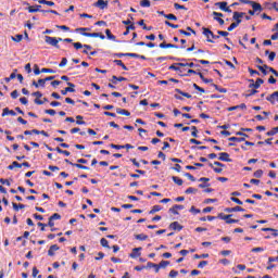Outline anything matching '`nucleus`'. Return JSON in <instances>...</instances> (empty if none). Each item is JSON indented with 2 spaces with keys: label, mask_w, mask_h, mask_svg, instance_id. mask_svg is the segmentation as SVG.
<instances>
[{
  "label": "nucleus",
  "mask_w": 278,
  "mask_h": 278,
  "mask_svg": "<svg viewBox=\"0 0 278 278\" xmlns=\"http://www.w3.org/2000/svg\"><path fill=\"white\" fill-rule=\"evenodd\" d=\"M76 31H84L81 33V36H85L86 38H100V40H105V35H103V33H86L91 31L90 27L76 28Z\"/></svg>",
  "instance_id": "nucleus-1"
},
{
  "label": "nucleus",
  "mask_w": 278,
  "mask_h": 278,
  "mask_svg": "<svg viewBox=\"0 0 278 278\" xmlns=\"http://www.w3.org/2000/svg\"><path fill=\"white\" fill-rule=\"evenodd\" d=\"M45 42H46V45H50V47H54L55 49H60V42H62V38L46 36L45 37Z\"/></svg>",
  "instance_id": "nucleus-2"
},
{
  "label": "nucleus",
  "mask_w": 278,
  "mask_h": 278,
  "mask_svg": "<svg viewBox=\"0 0 278 278\" xmlns=\"http://www.w3.org/2000/svg\"><path fill=\"white\" fill-rule=\"evenodd\" d=\"M236 136L242 137H230L228 138L229 142H247V138H249V135L244 134L243 131H237Z\"/></svg>",
  "instance_id": "nucleus-3"
},
{
  "label": "nucleus",
  "mask_w": 278,
  "mask_h": 278,
  "mask_svg": "<svg viewBox=\"0 0 278 278\" xmlns=\"http://www.w3.org/2000/svg\"><path fill=\"white\" fill-rule=\"evenodd\" d=\"M266 101L271 103V105L278 103V91H274L271 94L267 96Z\"/></svg>",
  "instance_id": "nucleus-4"
},
{
  "label": "nucleus",
  "mask_w": 278,
  "mask_h": 278,
  "mask_svg": "<svg viewBox=\"0 0 278 278\" xmlns=\"http://www.w3.org/2000/svg\"><path fill=\"white\" fill-rule=\"evenodd\" d=\"M65 163L70 164V166H74L75 168H80L81 170H90V167L81 165L79 163H73L68 159H65Z\"/></svg>",
  "instance_id": "nucleus-5"
},
{
  "label": "nucleus",
  "mask_w": 278,
  "mask_h": 278,
  "mask_svg": "<svg viewBox=\"0 0 278 278\" xmlns=\"http://www.w3.org/2000/svg\"><path fill=\"white\" fill-rule=\"evenodd\" d=\"M213 16L214 21H216L219 25H225V20H223L225 15L223 13L214 11Z\"/></svg>",
  "instance_id": "nucleus-6"
},
{
  "label": "nucleus",
  "mask_w": 278,
  "mask_h": 278,
  "mask_svg": "<svg viewBox=\"0 0 278 278\" xmlns=\"http://www.w3.org/2000/svg\"><path fill=\"white\" fill-rule=\"evenodd\" d=\"M177 210H185V206L181 204H175L173 207L168 210L170 214H174L175 216H179V211Z\"/></svg>",
  "instance_id": "nucleus-7"
},
{
  "label": "nucleus",
  "mask_w": 278,
  "mask_h": 278,
  "mask_svg": "<svg viewBox=\"0 0 278 278\" xmlns=\"http://www.w3.org/2000/svg\"><path fill=\"white\" fill-rule=\"evenodd\" d=\"M109 5V2L105 0H98L97 2L93 3L94 8H99L100 10H106Z\"/></svg>",
  "instance_id": "nucleus-8"
},
{
  "label": "nucleus",
  "mask_w": 278,
  "mask_h": 278,
  "mask_svg": "<svg viewBox=\"0 0 278 278\" xmlns=\"http://www.w3.org/2000/svg\"><path fill=\"white\" fill-rule=\"evenodd\" d=\"M67 86L65 89L61 90V94L65 97V94H68V92H75V84L67 83Z\"/></svg>",
  "instance_id": "nucleus-9"
},
{
  "label": "nucleus",
  "mask_w": 278,
  "mask_h": 278,
  "mask_svg": "<svg viewBox=\"0 0 278 278\" xmlns=\"http://www.w3.org/2000/svg\"><path fill=\"white\" fill-rule=\"evenodd\" d=\"M141 250L142 248H134L132 252L129 254V257H131V260L140 257L142 255V253H140Z\"/></svg>",
  "instance_id": "nucleus-10"
},
{
  "label": "nucleus",
  "mask_w": 278,
  "mask_h": 278,
  "mask_svg": "<svg viewBox=\"0 0 278 278\" xmlns=\"http://www.w3.org/2000/svg\"><path fill=\"white\" fill-rule=\"evenodd\" d=\"M202 29H203V36H205L207 38L206 41L214 43V40H212L210 38V36L211 37L214 36V33L210 28H206V27H203Z\"/></svg>",
  "instance_id": "nucleus-11"
},
{
  "label": "nucleus",
  "mask_w": 278,
  "mask_h": 278,
  "mask_svg": "<svg viewBox=\"0 0 278 278\" xmlns=\"http://www.w3.org/2000/svg\"><path fill=\"white\" fill-rule=\"evenodd\" d=\"M227 214H231L232 212H245V210L241 206H235V207H226L224 210Z\"/></svg>",
  "instance_id": "nucleus-12"
},
{
  "label": "nucleus",
  "mask_w": 278,
  "mask_h": 278,
  "mask_svg": "<svg viewBox=\"0 0 278 278\" xmlns=\"http://www.w3.org/2000/svg\"><path fill=\"white\" fill-rule=\"evenodd\" d=\"M169 229H173V231H181V229H184V226H181L179 222H173L169 225Z\"/></svg>",
  "instance_id": "nucleus-13"
},
{
  "label": "nucleus",
  "mask_w": 278,
  "mask_h": 278,
  "mask_svg": "<svg viewBox=\"0 0 278 278\" xmlns=\"http://www.w3.org/2000/svg\"><path fill=\"white\" fill-rule=\"evenodd\" d=\"M218 36H223L226 40V42H228V45H233V42H231V39L227 36H229V31H225V30H218L217 31Z\"/></svg>",
  "instance_id": "nucleus-14"
},
{
  "label": "nucleus",
  "mask_w": 278,
  "mask_h": 278,
  "mask_svg": "<svg viewBox=\"0 0 278 278\" xmlns=\"http://www.w3.org/2000/svg\"><path fill=\"white\" fill-rule=\"evenodd\" d=\"M218 160L220 162H232L231 159L229 157V153L227 152H220Z\"/></svg>",
  "instance_id": "nucleus-15"
},
{
  "label": "nucleus",
  "mask_w": 278,
  "mask_h": 278,
  "mask_svg": "<svg viewBox=\"0 0 278 278\" xmlns=\"http://www.w3.org/2000/svg\"><path fill=\"white\" fill-rule=\"evenodd\" d=\"M159 47L160 49H179V46L173 45V43H166V42L160 43Z\"/></svg>",
  "instance_id": "nucleus-16"
},
{
  "label": "nucleus",
  "mask_w": 278,
  "mask_h": 278,
  "mask_svg": "<svg viewBox=\"0 0 278 278\" xmlns=\"http://www.w3.org/2000/svg\"><path fill=\"white\" fill-rule=\"evenodd\" d=\"M262 84H264V79L257 78L255 83L249 85V88H255V90H257V88H260Z\"/></svg>",
  "instance_id": "nucleus-17"
},
{
  "label": "nucleus",
  "mask_w": 278,
  "mask_h": 278,
  "mask_svg": "<svg viewBox=\"0 0 278 278\" xmlns=\"http://www.w3.org/2000/svg\"><path fill=\"white\" fill-rule=\"evenodd\" d=\"M55 251H60V247H58V244L51 245L50 249L48 250V255L50 257H53V255H55Z\"/></svg>",
  "instance_id": "nucleus-18"
},
{
  "label": "nucleus",
  "mask_w": 278,
  "mask_h": 278,
  "mask_svg": "<svg viewBox=\"0 0 278 278\" xmlns=\"http://www.w3.org/2000/svg\"><path fill=\"white\" fill-rule=\"evenodd\" d=\"M8 115L16 116V112H14V110H10L9 108H4L2 111V117Z\"/></svg>",
  "instance_id": "nucleus-19"
},
{
  "label": "nucleus",
  "mask_w": 278,
  "mask_h": 278,
  "mask_svg": "<svg viewBox=\"0 0 278 278\" xmlns=\"http://www.w3.org/2000/svg\"><path fill=\"white\" fill-rule=\"evenodd\" d=\"M250 5H252V9L254 12H262V4H260L255 1H251Z\"/></svg>",
  "instance_id": "nucleus-20"
},
{
  "label": "nucleus",
  "mask_w": 278,
  "mask_h": 278,
  "mask_svg": "<svg viewBox=\"0 0 278 278\" xmlns=\"http://www.w3.org/2000/svg\"><path fill=\"white\" fill-rule=\"evenodd\" d=\"M137 24L146 31H151V29H153V26H147V24H144V20H140Z\"/></svg>",
  "instance_id": "nucleus-21"
},
{
  "label": "nucleus",
  "mask_w": 278,
  "mask_h": 278,
  "mask_svg": "<svg viewBox=\"0 0 278 278\" xmlns=\"http://www.w3.org/2000/svg\"><path fill=\"white\" fill-rule=\"evenodd\" d=\"M232 21H236L235 24H236L237 26L240 25V23H242V17H240V16L238 15V11H235V12H233Z\"/></svg>",
  "instance_id": "nucleus-22"
},
{
  "label": "nucleus",
  "mask_w": 278,
  "mask_h": 278,
  "mask_svg": "<svg viewBox=\"0 0 278 278\" xmlns=\"http://www.w3.org/2000/svg\"><path fill=\"white\" fill-rule=\"evenodd\" d=\"M256 68H258V71H261V73H263V75H268V65H266V64L256 65Z\"/></svg>",
  "instance_id": "nucleus-23"
},
{
  "label": "nucleus",
  "mask_w": 278,
  "mask_h": 278,
  "mask_svg": "<svg viewBox=\"0 0 278 278\" xmlns=\"http://www.w3.org/2000/svg\"><path fill=\"white\" fill-rule=\"evenodd\" d=\"M14 168H23V165L21 163L14 161L11 165L8 166V170H14Z\"/></svg>",
  "instance_id": "nucleus-24"
},
{
  "label": "nucleus",
  "mask_w": 278,
  "mask_h": 278,
  "mask_svg": "<svg viewBox=\"0 0 278 278\" xmlns=\"http://www.w3.org/2000/svg\"><path fill=\"white\" fill-rule=\"evenodd\" d=\"M40 8H42V5H38V4H36L35 7H28V12L30 13V14H34V13H36V12H40Z\"/></svg>",
  "instance_id": "nucleus-25"
},
{
  "label": "nucleus",
  "mask_w": 278,
  "mask_h": 278,
  "mask_svg": "<svg viewBox=\"0 0 278 278\" xmlns=\"http://www.w3.org/2000/svg\"><path fill=\"white\" fill-rule=\"evenodd\" d=\"M135 240H140V242H144V240H149V236L144 233L135 235Z\"/></svg>",
  "instance_id": "nucleus-26"
},
{
  "label": "nucleus",
  "mask_w": 278,
  "mask_h": 278,
  "mask_svg": "<svg viewBox=\"0 0 278 278\" xmlns=\"http://www.w3.org/2000/svg\"><path fill=\"white\" fill-rule=\"evenodd\" d=\"M265 55H268L269 62H274V61H275V58H277V53L270 52L269 50H266V51H265Z\"/></svg>",
  "instance_id": "nucleus-27"
},
{
  "label": "nucleus",
  "mask_w": 278,
  "mask_h": 278,
  "mask_svg": "<svg viewBox=\"0 0 278 278\" xmlns=\"http://www.w3.org/2000/svg\"><path fill=\"white\" fill-rule=\"evenodd\" d=\"M54 151H56V153H60L61 155H65V157H68V155H71V152H68L67 150H62L60 147L55 148Z\"/></svg>",
  "instance_id": "nucleus-28"
},
{
  "label": "nucleus",
  "mask_w": 278,
  "mask_h": 278,
  "mask_svg": "<svg viewBox=\"0 0 278 278\" xmlns=\"http://www.w3.org/2000/svg\"><path fill=\"white\" fill-rule=\"evenodd\" d=\"M177 66H181V67H186L188 66L189 68H194V67H199V65L194 64V63H177Z\"/></svg>",
  "instance_id": "nucleus-29"
},
{
  "label": "nucleus",
  "mask_w": 278,
  "mask_h": 278,
  "mask_svg": "<svg viewBox=\"0 0 278 278\" xmlns=\"http://www.w3.org/2000/svg\"><path fill=\"white\" fill-rule=\"evenodd\" d=\"M231 216H233L232 214L230 215H225L224 213H219L217 215V218H219L220 220H225L227 223V220H229V218H231Z\"/></svg>",
  "instance_id": "nucleus-30"
},
{
  "label": "nucleus",
  "mask_w": 278,
  "mask_h": 278,
  "mask_svg": "<svg viewBox=\"0 0 278 278\" xmlns=\"http://www.w3.org/2000/svg\"><path fill=\"white\" fill-rule=\"evenodd\" d=\"M175 92H177L178 94H181V97H186V99H192V94L188 92H184L181 91V89H175Z\"/></svg>",
  "instance_id": "nucleus-31"
},
{
  "label": "nucleus",
  "mask_w": 278,
  "mask_h": 278,
  "mask_svg": "<svg viewBox=\"0 0 278 278\" xmlns=\"http://www.w3.org/2000/svg\"><path fill=\"white\" fill-rule=\"evenodd\" d=\"M174 184H176L177 186H184V179L177 177V176H173L172 177Z\"/></svg>",
  "instance_id": "nucleus-32"
},
{
  "label": "nucleus",
  "mask_w": 278,
  "mask_h": 278,
  "mask_svg": "<svg viewBox=\"0 0 278 278\" xmlns=\"http://www.w3.org/2000/svg\"><path fill=\"white\" fill-rule=\"evenodd\" d=\"M38 2H39L41 5H49L50 8H52L53 5H55V2L49 1V0H39Z\"/></svg>",
  "instance_id": "nucleus-33"
},
{
  "label": "nucleus",
  "mask_w": 278,
  "mask_h": 278,
  "mask_svg": "<svg viewBox=\"0 0 278 278\" xmlns=\"http://www.w3.org/2000/svg\"><path fill=\"white\" fill-rule=\"evenodd\" d=\"M211 86H213V88H215V90H217V92H222L223 94L227 93V89L226 88H220L216 84H211Z\"/></svg>",
  "instance_id": "nucleus-34"
},
{
  "label": "nucleus",
  "mask_w": 278,
  "mask_h": 278,
  "mask_svg": "<svg viewBox=\"0 0 278 278\" xmlns=\"http://www.w3.org/2000/svg\"><path fill=\"white\" fill-rule=\"evenodd\" d=\"M197 192H199V189L189 187L186 189L185 194H197Z\"/></svg>",
  "instance_id": "nucleus-35"
},
{
  "label": "nucleus",
  "mask_w": 278,
  "mask_h": 278,
  "mask_svg": "<svg viewBox=\"0 0 278 278\" xmlns=\"http://www.w3.org/2000/svg\"><path fill=\"white\" fill-rule=\"evenodd\" d=\"M228 5L227 2L223 1V2H216L215 7L219 8V10H222V12L225 10V8Z\"/></svg>",
  "instance_id": "nucleus-36"
},
{
  "label": "nucleus",
  "mask_w": 278,
  "mask_h": 278,
  "mask_svg": "<svg viewBox=\"0 0 278 278\" xmlns=\"http://www.w3.org/2000/svg\"><path fill=\"white\" fill-rule=\"evenodd\" d=\"M105 34H106V38H108L109 40H113V41L116 40V36H114V35L112 34V30L106 29V30H105Z\"/></svg>",
  "instance_id": "nucleus-37"
},
{
  "label": "nucleus",
  "mask_w": 278,
  "mask_h": 278,
  "mask_svg": "<svg viewBox=\"0 0 278 278\" xmlns=\"http://www.w3.org/2000/svg\"><path fill=\"white\" fill-rule=\"evenodd\" d=\"M12 79H16V70H14V72L11 73L10 77L4 78V81H7V84H10Z\"/></svg>",
  "instance_id": "nucleus-38"
},
{
  "label": "nucleus",
  "mask_w": 278,
  "mask_h": 278,
  "mask_svg": "<svg viewBox=\"0 0 278 278\" xmlns=\"http://www.w3.org/2000/svg\"><path fill=\"white\" fill-rule=\"evenodd\" d=\"M12 205L15 212H18V210H25V204H16L13 202Z\"/></svg>",
  "instance_id": "nucleus-39"
},
{
  "label": "nucleus",
  "mask_w": 278,
  "mask_h": 278,
  "mask_svg": "<svg viewBox=\"0 0 278 278\" xmlns=\"http://www.w3.org/2000/svg\"><path fill=\"white\" fill-rule=\"evenodd\" d=\"M101 247H103L104 249H110V242L108 241V239L102 238L100 240Z\"/></svg>",
  "instance_id": "nucleus-40"
},
{
  "label": "nucleus",
  "mask_w": 278,
  "mask_h": 278,
  "mask_svg": "<svg viewBox=\"0 0 278 278\" xmlns=\"http://www.w3.org/2000/svg\"><path fill=\"white\" fill-rule=\"evenodd\" d=\"M169 265H170L169 261H161L160 264H157L159 270L160 268H166V266H169Z\"/></svg>",
  "instance_id": "nucleus-41"
},
{
  "label": "nucleus",
  "mask_w": 278,
  "mask_h": 278,
  "mask_svg": "<svg viewBox=\"0 0 278 278\" xmlns=\"http://www.w3.org/2000/svg\"><path fill=\"white\" fill-rule=\"evenodd\" d=\"M76 125H86V122H84V116L81 115L76 116Z\"/></svg>",
  "instance_id": "nucleus-42"
},
{
  "label": "nucleus",
  "mask_w": 278,
  "mask_h": 278,
  "mask_svg": "<svg viewBox=\"0 0 278 278\" xmlns=\"http://www.w3.org/2000/svg\"><path fill=\"white\" fill-rule=\"evenodd\" d=\"M49 101V99L47 98H43V100H40V99H35V103L36 105H45V103H47Z\"/></svg>",
  "instance_id": "nucleus-43"
},
{
  "label": "nucleus",
  "mask_w": 278,
  "mask_h": 278,
  "mask_svg": "<svg viewBox=\"0 0 278 278\" xmlns=\"http://www.w3.org/2000/svg\"><path fill=\"white\" fill-rule=\"evenodd\" d=\"M193 257L194 260H207V257H210V254H194Z\"/></svg>",
  "instance_id": "nucleus-44"
},
{
  "label": "nucleus",
  "mask_w": 278,
  "mask_h": 278,
  "mask_svg": "<svg viewBox=\"0 0 278 278\" xmlns=\"http://www.w3.org/2000/svg\"><path fill=\"white\" fill-rule=\"evenodd\" d=\"M11 40H13V42H21L23 40V35L12 36Z\"/></svg>",
  "instance_id": "nucleus-45"
},
{
  "label": "nucleus",
  "mask_w": 278,
  "mask_h": 278,
  "mask_svg": "<svg viewBox=\"0 0 278 278\" xmlns=\"http://www.w3.org/2000/svg\"><path fill=\"white\" fill-rule=\"evenodd\" d=\"M208 166H210V168H212V169L214 170V173H217L218 175H219L220 173H223V168H220V167H214V164H212V163H210Z\"/></svg>",
  "instance_id": "nucleus-46"
},
{
  "label": "nucleus",
  "mask_w": 278,
  "mask_h": 278,
  "mask_svg": "<svg viewBox=\"0 0 278 278\" xmlns=\"http://www.w3.org/2000/svg\"><path fill=\"white\" fill-rule=\"evenodd\" d=\"M192 132L191 136L192 138H199V130L197 129V126H191Z\"/></svg>",
  "instance_id": "nucleus-47"
},
{
  "label": "nucleus",
  "mask_w": 278,
  "mask_h": 278,
  "mask_svg": "<svg viewBox=\"0 0 278 278\" xmlns=\"http://www.w3.org/2000/svg\"><path fill=\"white\" fill-rule=\"evenodd\" d=\"M147 267L148 268H156V273H160V266H157V264H155V263L148 262Z\"/></svg>",
  "instance_id": "nucleus-48"
},
{
  "label": "nucleus",
  "mask_w": 278,
  "mask_h": 278,
  "mask_svg": "<svg viewBox=\"0 0 278 278\" xmlns=\"http://www.w3.org/2000/svg\"><path fill=\"white\" fill-rule=\"evenodd\" d=\"M141 8H151V1L149 0H142L140 1Z\"/></svg>",
  "instance_id": "nucleus-49"
},
{
  "label": "nucleus",
  "mask_w": 278,
  "mask_h": 278,
  "mask_svg": "<svg viewBox=\"0 0 278 278\" xmlns=\"http://www.w3.org/2000/svg\"><path fill=\"white\" fill-rule=\"evenodd\" d=\"M164 18H167V21H177V15L169 13L167 15H164Z\"/></svg>",
  "instance_id": "nucleus-50"
},
{
  "label": "nucleus",
  "mask_w": 278,
  "mask_h": 278,
  "mask_svg": "<svg viewBox=\"0 0 278 278\" xmlns=\"http://www.w3.org/2000/svg\"><path fill=\"white\" fill-rule=\"evenodd\" d=\"M161 210H162V206H160V205H154V206L152 207V210L149 212V214H155L156 212H161Z\"/></svg>",
  "instance_id": "nucleus-51"
},
{
  "label": "nucleus",
  "mask_w": 278,
  "mask_h": 278,
  "mask_svg": "<svg viewBox=\"0 0 278 278\" xmlns=\"http://www.w3.org/2000/svg\"><path fill=\"white\" fill-rule=\"evenodd\" d=\"M165 25H167V27H172V29H179V25L173 24L169 21H165Z\"/></svg>",
  "instance_id": "nucleus-52"
},
{
  "label": "nucleus",
  "mask_w": 278,
  "mask_h": 278,
  "mask_svg": "<svg viewBox=\"0 0 278 278\" xmlns=\"http://www.w3.org/2000/svg\"><path fill=\"white\" fill-rule=\"evenodd\" d=\"M62 219V215H60L59 213H54L52 216H50V220H61Z\"/></svg>",
  "instance_id": "nucleus-53"
},
{
  "label": "nucleus",
  "mask_w": 278,
  "mask_h": 278,
  "mask_svg": "<svg viewBox=\"0 0 278 278\" xmlns=\"http://www.w3.org/2000/svg\"><path fill=\"white\" fill-rule=\"evenodd\" d=\"M278 134V127H274L271 130L266 132V136H275Z\"/></svg>",
  "instance_id": "nucleus-54"
},
{
  "label": "nucleus",
  "mask_w": 278,
  "mask_h": 278,
  "mask_svg": "<svg viewBox=\"0 0 278 278\" xmlns=\"http://www.w3.org/2000/svg\"><path fill=\"white\" fill-rule=\"evenodd\" d=\"M174 8H175V10H186V11H188V8H186V5H181L177 2L174 3Z\"/></svg>",
  "instance_id": "nucleus-55"
},
{
  "label": "nucleus",
  "mask_w": 278,
  "mask_h": 278,
  "mask_svg": "<svg viewBox=\"0 0 278 278\" xmlns=\"http://www.w3.org/2000/svg\"><path fill=\"white\" fill-rule=\"evenodd\" d=\"M66 64H68V59L63 58L62 61L60 62L59 66H60V68H64V66H66Z\"/></svg>",
  "instance_id": "nucleus-56"
},
{
  "label": "nucleus",
  "mask_w": 278,
  "mask_h": 278,
  "mask_svg": "<svg viewBox=\"0 0 278 278\" xmlns=\"http://www.w3.org/2000/svg\"><path fill=\"white\" fill-rule=\"evenodd\" d=\"M254 177H256L257 179L262 178V175H264V170L258 169L256 172H254Z\"/></svg>",
  "instance_id": "nucleus-57"
},
{
  "label": "nucleus",
  "mask_w": 278,
  "mask_h": 278,
  "mask_svg": "<svg viewBox=\"0 0 278 278\" xmlns=\"http://www.w3.org/2000/svg\"><path fill=\"white\" fill-rule=\"evenodd\" d=\"M230 201H232L233 203H237V205H242V201L236 197H231Z\"/></svg>",
  "instance_id": "nucleus-58"
},
{
  "label": "nucleus",
  "mask_w": 278,
  "mask_h": 278,
  "mask_svg": "<svg viewBox=\"0 0 278 278\" xmlns=\"http://www.w3.org/2000/svg\"><path fill=\"white\" fill-rule=\"evenodd\" d=\"M177 275H179V271H177V270H175V269H172L170 271H169V277L170 278H176L177 277Z\"/></svg>",
  "instance_id": "nucleus-59"
},
{
  "label": "nucleus",
  "mask_w": 278,
  "mask_h": 278,
  "mask_svg": "<svg viewBox=\"0 0 278 278\" xmlns=\"http://www.w3.org/2000/svg\"><path fill=\"white\" fill-rule=\"evenodd\" d=\"M73 47H74V49H76V50L84 49V45H81V42H74V43H73Z\"/></svg>",
  "instance_id": "nucleus-60"
},
{
  "label": "nucleus",
  "mask_w": 278,
  "mask_h": 278,
  "mask_svg": "<svg viewBox=\"0 0 278 278\" xmlns=\"http://www.w3.org/2000/svg\"><path fill=\"white\" fill-rule=\"evenodd\" d=\"M0 184H2L3 186H12V184L10 182V180L3 179V178H0Z\"/></svg>",
  "instance_id": "nucleus-61"
},
{
  "label": "nucleus",
  "mask_w": 278,
  "mask_h": 278,
  "mask_svg": "<svg viewBox=\"0 0 278 278\" xmlns=\"http://www.w3.org/2000/svg\"><path fill=\"white\" fill-rule=\"evenodd\" d=\"M208 262L207 261H202L198 264V268H205L207 266Z\"/></svg>",
  "instance_id": "nucleus-62"
},
{
  "label": "nucleus",
  "mask_w": 278,
  "mask_h": 278,
  "mask_svg": "<svg viewBox=\"0 0 278 278\" xmlns=\"http://www.w3.org/2000/svg\"><path fill=\"white\" fill-rule=\"evenodd\" d=\"M110 147H111V149H116L117 151L121 150V149H125V147L118 146V144H114V143H111Z\"/></svg>",
  "instance_id": "nucleus-63"
},
{
  "label": "nucleus",
  "mask_w": 278,
  "mask_h": 278,
  "mask_svg": "<svg viewBox=\"0 0 278 278\" xmlns=\"http://www.w3.org/2000/svg\"><path fill=\"white\" fill-rule=\"evenodd\" d=\"M41 73H51V74H54L55 73V70H51V68H41Z\"/></svg>",
  "instance_id": "nucleus-64"
}]
</instances>
